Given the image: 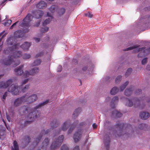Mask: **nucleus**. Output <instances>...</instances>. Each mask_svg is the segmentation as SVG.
<instances>
[{
    "mask_svg": "<svg viewBox=\"0 0 150 150\" xmlns=\"http://www.w3.org/2000/svg\"><path fill=\"white\" fill-rule=\"evenodd\" d=\"M13 82V80L10 79L6 81H2L0 82V88H6L10 85L8 88V91L11 93L12 95H18L20 94L21 91L24 93L27 91L29 88V85H26L25 87L22 88V86H18L12 85Z\"/></svg>",
    "mask_w": 150,
    "mask_h": 150,
    "instance_id": "nucleus-1",
    "label": "nucleus"
},
{
    "mask_svg": "<svg viewBox=\"0 0 150 150\" xmlns=\"http://www.w3.org/2000/svg\"><path fill=\"white\" fill-rule=\"evenodd\" d=\"M49 100H46L43 103L40 104L36 106L35 108L33 109V110H32V112L30 113L28 116V119L30 120L25 121L24 123V126H25L27 125V124L30 123L31 122H33L34 120L39 117L40 114V112L37 110V109L47 104Z\"/></svg>",
    "mask_w": 150,
    "mask_h": 150,
    "instance_id": "nucleus-2",
    "label": "nucleus"
},
{
    "mask_svg": "<svg viewBox=\"0 0 150 150\" xmlns=\"http://www.w3.org/2000/svg\"><path fill=\"white\" fill-rule=\"evenodd\" d=\"M2 63L4 65H9L13 63H14L13 65L16 66L20 64L19 60L14 59L12 56H8V57L5 58L3 60Z\"/></svg>",
    "mask_w": 150,
    "mask_h": 150,
    "instance_id": "nucleus-3",
    "label": "nucleus"
},
{
    "mask_svg": "<svg viewBox=\"0 0 150 150\" xmlns=\"http://www.w3.org/2000/svg\"><path fill=\"white\" fill-rule=\"evenodd\" d=\"M64 139L63 135L59 137L56 141L53 142L50 148L52 149H54L58 148L62 144Z\"/></svg>",
    "mask_w": 150,
    "mask_h": 150,
    "instance_id": "nucleus-4",
    "label": "nucleus"
},
{
    "mask_svg": "<svg viewBox=\"0 0 150 150\" xmlns=\"http://www.w3.org/2000/svg\"><path fill=\"white\" fill-rule=\"evenodd\" d=\"M33 18L32 15L28 14L23 20V22L21 23L20 25L23 27H28L30 26L29 22Z\"/></svg>",
    "mask_w": 150,
    "mask_h": 150,
    "instance_id": "nucleus-5",
    "label": "nucleus"
},
{
    "mask_svg": "<svg viewBox=\"0 0 150 150\" xmlns=\"http://www.w3.org/2000/svg\"><path fill=\"white\" fill-rule=\"evenodd\" d=\"M26 95L16 99L13 102V106L14 107H18L25 102Z\"/></svg>",
    "mask_w": 150,
    "mask_h": 150,
    "instance_id": "nucleus-6",
    "label": "nucleus"
},
{
    "mask_svg": "<svg viewBox=\"0 0 150 150\" xmlns=\"http://www.w3.org/2000/svg\"><path fill=\"white\" fill-rule=\"evenodd\" d=\"M19 44L18 43L13 45L12 47H6L5 48L4 51V53L6 54H8L10 53L11 52H12L14 51V49H17L18 46H19Z\"/></svg>",
    "mask_w": 150,
    "mask_h": 150,
    "instance_id": "nucleus-7",
    "label": "nucleus"
},
{
    "mask_svg": "<svg viewBox=\"0 0 150 150\" xmlns=\"http://www.w3.org/2000/svg\"><path fill=\"white\" fill-rule=\"evenodd\" d=\"M29 31V29H27L26 30H24L23 32L21 30L17 31L15 32L14 36H13L15 37L16 38H22L23 36V32L27 33Z\"/></svg>",
    "mask_w": 150,
    "mask_h": 150,
    "instance_id": "nucleus-8",
    "label": "nucleus"
},
{
    "mask_svg": "<svg viewBox=\"0 0 150 150\" xmlns=\"http://www.w3.org/2000/svg\"><path fill=\"white\" fill-rule=\"evenodd\" d=\"M82 134L81 130H78L74 134V139L75 142H78L80 139Z\"/></svg>",
    "mask_w": 150,
    "mask_h": 150,
    "instance_id": "nucleus-9",
    "label": "nucleus"
},
{
    "mask_svg": "<svg viewBox=\"0 0 150 150\" xmlns=\"http://www.w3.org/2000/svg\"><path fill=\"white\" fill-rule=\"evenodd\" d=\"M38 98L36 94H34L29 96L27 99H25V102L28 103H31L35 101Z\"/></svg>",
    "mask_w": 150,
    "mask_h": 150,
    "instance_id": "nucleus-10",
    "label": "nucleus"
},
{
    "mask_svg": "<svg viewBox=\"0 0 150 150\" xmlns=\"http://www.w3.org/2000/svg\"><path fill=\"white\" fill-rule=\"evenodd\" d=\"M23 67V65H21L14 69V71L17 76H21L23 74V71L22 69Z\"/></svg>",
    "mask_w": 150,
    "mask_h": 150,
    "instance_id": "nucleus-11",
    "label": "nucleus"
},
{
    "mask_svg": "<svg viewBox=\"0 0 150 150\" xmlns=\"http://www.w3.org/2000/svg\"><path fill=\"white\" fill-rule=\"evenodd\" d=\"M104 142L107 150H109L110 139L109 136L105 135L104 137Z\"/></svg>",
    "mask_w": 150,
    "mask_h": 150,
    "instance_id": "nucleus-12",
    "label": "nucleus"
},
{
    "mask_svg": "<svg viewBox=\"0 0 150 150\" xmlns=\"http://www.w3.org/2000/svg\"><path fill=\"white\" fill-rule=\"evenodd\" d=\"M130 127V125L129 124H124L123 123H118L116 125V127L117 128L119 129V130L121 131L123 128L125 127L129 128Z\"/></svg>",
    "mask_w": 150,
    "mask_h": 150,
    "instance_id": "nucleus-13",
    "label": "nucleus"
},
{
    "mask_svg": "<svg viewBox=\"0 0 150 150\" xmlns=\"http://www.w3.org/2000/svg\"><path fill=\"white\" fill-rule=\"evenodd\" d=\"M16 41V39L15 37L11 35L8 38L7 41V43L8 45H12L15 43Z\"/></svg>",
    "mask_w": 150,
    "mask_h": 150,
    "instance_id": "nucleus-14",
    "label": "nucleus"
},
{
    "mask_svg": "<svg viewBox=\"0 0 150 150\" xmlns=\"http://www.w3.org/2000/svg\"><path fill=\"white\" fill-rule=\"evenodd\" d=\"M139 116L142 119L146 120L149 117L150 114L148 112H142L140 114Z\"/></svg>",
    "mask_w": 150,
    "mask_h": 150,
    "instance_id": "nucleus-15",
    "label": "nucleus"
},
{
    "mask_svg": "<svg viewBox=\"0 0 150 150\" xmlns=\"http://www.w3.org/2000/svg\"><path fill=\"white\" fill-rule=\"evenodd\" d=\"M47 4L44 1H41L37 4V7L39 8L43 9L47 6Z\"/></svg>",
    "mask_w": 150,
    "mask_h": 150,
    "instance_id": "nucleus-16",
    "label": "nucleus"
},
{
    "mask_svg": "<svg viewBox=\"0 0 150 150\" xmlns=\"http://www.w3.org/2000/svg\"><path fill=\"white\" fill-rule=\"evenodd\" d=\"M21 55L22 52L21 51H18L15 52L12 56L14 59L18 60V59H17V58L20 57Z\"/></svg>",
    "mask_w": 150,
    "mask_h": 150,
    "instance_id": "nucleus-17",
    "label": "nucleus"
},
{
    "mask_svg": "<svg viewBox=\"0 0 150 150\" xmlns=\"http://www.w3.org/2000/svg\"><path fill=\"white\" fill-rule=\"evenodd\" d=\"M70 123V120H67L63 124L61 128V129L63 131H66L69 126Z\"/></svg>",
    "mask_w": 150,
    "mask_h": 150,
    "instance_id": "nucleus-18",
    "label": "nucleus"
},
{
    "mask_svg": "<svg viewBox=\"0 0 150 150\" xmlns=\"http://www.w3.org/2000/svg\"><path fill=\"white\" fill-rule=\"evenodd\" d=\"M134 87L131 86L130 87L126 89L125 91V95L127 96H130L132 93V92L133 90Z\"/></svg>",
    "mask_w": 150,
    "mask_h": 150,
    "instance_id": "nucleus-19",
    "label": "nucleus"
},
{
    "mask_svg": "<svg viewBox=\"0 0 150 150\" xmlns=\"http://www.w3.org/2000/svg\"><path fill=\"white\" fill-rule=\"evenodd\" d=\"M118 100V97L116 96H115L112 99L110 104V106L112 108L114 109L115 108V107L114 103L117 102Z\"/></svg>",
    "mask_w": 150,
    "mask_h": 150,
    "instance_id": "nucleus-20",
    "label": "nucleus"
},
{
    "mask_svg": "<svg viewBox=\"0 0 150 150\" xmlns=\"http://www.w3.org/2000/svg\"><path fill=\"white\" fill-rule=\"evenodd\" d=\"M30 141V139L29 137L26 136L24 137L22 139V142L23 144H28Z\"/></svg>",
    "mask_w": 150,
    "mask_h": 150,
    "instance_id": "nucleus-21",
    "label": "nucleus"
},
{
    "mask_svg": "<svg viewBox=\"0 0 150 150\" xmlns=\"http://www.w3.org/2000/svg\"><path fill=\"white\" fill-rule=\"evenodd\" d=\"M30 45V43L26 42L22 45L21 47L24 50H28Z\"/></svg>",
    "mask_w": 150,
    "mask_h": 150,
    "instance_id": "nucleus-22",
    "label": "nucleus"
},
{
    "mask_svg": "<svg viewBox=\"0 0 150 150\" xmlns=\"http://www.w3.org/2000/svg\"><path fill=\"white\" fill-rule=\"evenodd\" d=\"M142 100V99H139L137 98H135L132 99L133 101L134 102V104L135 107H137L140 105V103L141 101Z\"/></svg>",
    "mask_w": 150,
    "mask_h": 150,
    "instance_id": "nucleus-23",
    "label": "nucleus"
},
{
    "mask_svg": "<svg viewBox=\"0 0 150 150\" xmlns=\"http://www.w3.org/2000/svg\"><path fill=\"white\" fill-rule=\"evenodd\" d=\"M112 115L113 116H115L117 117H119L122 116V114L116 110H115L112 112Z\"/></svg>",
    "mask_w": 150,
    "mask_h": 150,
    "instance_id": "nucleus-24",
    "label": "nucleus"
},
{
    "mask_svg": "<svg viewBox=\"0 0 150 150\" xmlns=\"http://www.w3.org/2000/svg\"><path fill=\"white\" fill-rule=\"evenodd\" d=\"M45 132V130H43L41 133H40V135H39L38 137L35 140V142H33L34 144L35 143H36V145H37L38 143L40 142L41 139L42 138V134H43V133Z\"/></svg>",
    "mask_w": 150,
    "mask_h": 150,
    "instance_id": "nucleus-25",
    "label": "nucleus"
},
{
    "mask_svg": "<svg viewBox=\"0 0 150 150\" xmlns=\"http://www.w3.org/2000/svg\"><path fill=\"white\" fill-rule=\"evenodd\" d=\"M81 109L80 108H78L76 109L73 114V117L75 118L79 115L81 112Z\"/></svg>",
    "mask_w": 150,
    "mask_h": 150,
    "instance_id": "nucleus-26",
    "label": "nucleus"
},
{
    "mask_svg": "<svg viewBox=\"0 0 150 150\" xmlns=\"http://www.w3.org/2000/svg\"><path fill=\"white\" fill-rule=\"evenodd\" d=\"M39 69L38 68L35 67L30 71V74L31 75H34L38 73L39 71Z\"/></svg>",
    "mask_w": 150,
    "mask_h": 150,
    "instance_id": "nucleus-27",
    "label": "nucleus"
},
{
    "mask_svg": "<svg viewBox=\"0 0 150 150\" xmlns=\"http://www.w3.org/2000/svg\"><path fill=\"white\" fill-rule=\"evenodd\" d=\"M119 89L116 87H113L111 90L110 91V94L114 95L116 94L118 91Z\"/></svg>",
    "mask_w": 150,
    "mask_h": 150,
    "instance_id": "nucleus-28",
    "label": "nucleus"
},
{
    "mask_svg": "<svg viewBox=\"0 0 150 150\" xmlns=\"http://www.w3.org/2000/svg\"><path fill=\"white\" fill-rule=\"evenodd\" d=\"M43 12L41 10H38L36 13L35 15V17L38 19L41 18L43 15Z\"/></svg>",
    "mask_w": 150,
    "mask_h": 150,
    "instance_id": "nucleus-29",
    "label": "nucleus"
},
{
    "mask_svg": "<svg viewBox=\"0 0 150 150\" xmlns=\"http://www.w3.org/2000/svg\"><path fill=\"white\" fill-rule=\"evenodd\" d=\"M59 125L58 122L56 120H53L51 123V126L52 128L57 127Z\"/></svg>",
    "mask_w": 150,
    "mask_h": 150,
    "instance_id": "nucleus-30",
    "label": "nucleus"
},
{
    "mask_svg": "<svg viewBox=\"0 0 150 150\" xmlns=\"http://www.w3.org/2000/svg\"><path fill=\"white\" fill-rule=\"evenodd\" d=\"M49 142V140L48 138L45 139L44 142H42L43 146L41 148L43 149L44 147H46L48 145Z\"/></svg>",
    "mask_w": 150,
    "mask_h": 150,
    "instance_id": "nucleus-31",
    "label": "nucleus"
},
{
    "mask_svg": "<svg viewBox=\"0 0 150 150\" xmlns=\"http://www.w3.org/2000/svg\"><path fill=\"white\" fill-rule=\"evenodd\" d=\"M65 12V9L62 8L58 9V13L59 16H62L64 13Z\"/></svg>",
    "mask_w": 150,
    "mask_h": 150,
    "instance_id": "nucleus-32",
    "label": "nucleus"
},
{
    "mask_svg": "<svg viewBox=\"0 0 150 150\" xmlns=\"http://www.w3.org/2000/svg\"><path fill=\"white\" fill-rule=\"evenodd\" d=\"M58 7L57 6L53 5L51 6L49 10L52 13L56 11V9H58Z\"/></svg>",
    "mask_w": 150,
    "mask_h": 150,
    "instance_id": "nucleus-33",
    "label": "nucleus"
},
{
    "mask_svg": "<svg viewBox=\"0 0 150 150\" xmlns=\"http://www.w3.org/2000/svg\"><path fill=\"white\" fill-rule=\"evenodd\" d=\"M13 144L14 148H13L12 150H19L18 145L16 141H14Z\"/></svg>",
    "mask_w": 150,
    "mask_h": 150,
    "instance_id": "nucleus-34",
    "label": "nucleus"
},
{
    "mask_svg": "<svg viewBox=\"0 0 150 150\" xmlns=\"http://www.w3.org/2000/svg\"><path fill=\"white\" fill-rule=\"evenodd\" d=\"M147 125L145 124H142L139 125V128L141 130H146V129Z\"/></svg>",
    "mask_w": 150,
    "mask_h": 150,
    "instance_id": "nucleus-35",
    "label": "nucleus"
},
{
    "mask_svg": "<svg viewBox=\"0 0 150 150\" xmlns=\"http://www.w3.org/2000/svg\"><path fill=\"white\" fill-rule=\"evenodd\" d=\"M139 45H134L132 47H131L127 48L125 49L124 50V51H128L134 49L138 48L139 47Z\"/></svg>",
    "mask_w": 150,
    "mask_h": 150,
    "instance_id": "nucleus-36",
    "label": "nucleus"
},
{
    "mask_svg": "<svg viewBox=\"0 0 150 150\" xmlns=\"http://www.w3.org/2000/svg\"><path fill=\"white\" fill-rule=\"evenodd\" d=\"M129 83V82L128 81H127L120 86V90L121 91H123L125 89L128 84Z\"/></svg>",
    "mask_w": 150,
    "mask_h": 150,
    "instance_id": "nucleus-37",
    "label": "nucleus"
},
{
    "mask_svg": "<svg viewBox=\"0 0 150 150\" xmlns=\"http://www.w3.org/2000/svg\"><path fill=\"white\" fill-rule=\"evenodd\" d=\"M41 62L40 59H37L35 61L33 64V66H37L40 65Z\"/></svg>",
    "mask_w": 150,
    "mask_h": 150,
    "instance_id": "nucleus-38",
    "label": "nucleus"
},
{
    "mask_svg": "<svg viewBox=\"0 0 150 150\" xmlns=\"http://www.w3.org/2000/svg\"><path fill=\"white\" fill-rule=\"evenodd\" d=\"M126 100L127 101L126 104L129 107H132L133 105V103L130 100L126 99Z\"/></svg>",
    "mask_w": 150,
    "mask_h": 150,
    "instance_id": "nucleus-39",
    "label": "nucleus"
},
{
    "mask_svg": "<svg viewBox=\"0 0 150 150\" xmlns=\"http://www.w3.org/2000/svg\"><path fill=\"white\" fill-rule=\"evenodd\" d=\"M25 109V111H24L22 113L21 111H20V114L21 115H24L25 114L28 113V110H30V109L29 108H24ZM20 111H21V110Z\"/></svg>",
    "mask_w": 150,
    "mask_h": 150,
    "instance_id": "nucleus-40",
    "label": "nucleus"
},
{
    "mask_svg": "<svg viewBox=\"0 0 150 150\" xmlns=\"http://www.w3.org/2000/svg\"><path fill=\"white\" fill-rule=\"evenodd\" d=\"M132 71V69L131 68H128L125 74V76L126 77L128 75H129L131 73Z\"/></svg>",
    "mask_w": 150,
    "mask_h": 150,
    "instance_id": "nucleus-41",
    "label": "nucleus"
},
{
    "mask_svg": "<svg viewBox=\"0 0 150 150\" xmlns=\"http://www.w3.org/2000/svg\"><path fill=\"white\" fill-rule=\"evenodd\" d=\"M51 19L50 18L46 19L43 23L42 25L43 26H45L48 24L51 21Z\"/></svg>",
    "mask_w": 150,
    "mask_h": 150,
    "instance_id": "nucleus-42",
    "label": "nucleus"
},
{
    "mask_svg": "<svg viewBox=\"0 0 150 150\" xmlns=\"http://www.w3.org/2000/svg\"><path fill=\"white\" fill-rule=\"evenodd\" d=\"M31 55L30 54L25 53L23 54V59H27L30 58Z\"/></svg>",
    "mask_w": 150,
    "mask_h": 150,
    "instance_id": "nucleus-43",
    "label": "nucleus"
},
{
    "mask_svg": "<svg viewBox=\"0 0 150 150\" xmlns=\"http://www.w3.org/2000/svg\"><path fill=\"white\" fill-rule=\"evenodd\" d=\"M23 76L25 77H27L29 76L30 75H31L30 74V72L27 71H25L24 73H23Z\"/></svg>",
    "mask_w": 150,
    "mask_h": 150,
    "instance_id": "nucleus-44",
    "label": "nucleus"
},
{
    "mask_svg": "<svg viewBox=\"0 0 150 150\" xmlns=\"http://www.w3.org/2000/svg\"><path fill=\"white\" fill-rule=\"evenodd\" d=\"M145 49V48L144 47H141V48H139L137 49H136L134 50V52H139L142 51V50H143L144 49Z\"/></svg>",
    "mask_w": 150,
    "mask_h": 150,
    "instance_id": "nucleus-45",
    "label": "nucleus"
},
{
    "mask_svg": "<svg viewBox=\"0 0 150 150\" xmlns=\"http://www.w3.org/2000/svg\"><path fill=\"white\" fill-rule=\"evenodd\" d=\"M61 150H69V149L66 145L64 144L61 147Z\"/></svg>",
    "mask_w": 150,
    "mask_h": 150,
    "instance_id": "nucleus-46",
    "label": "nucleus"
},
{
    "mask_svg": "<svg viewBox=\"0 0 150 150\" xmlns=\"http://www.w3.org/2000/svg\"><path fill=\"white\" fill-rule=\"evenodd\" d=\"M122 78V76L119 75L117 76L115 82L116 83H118L121 81Z\"/></svg>",
    "mask_w": 150,
    "mask_h": 150,
    "instance_id": "nucleus-47",
    "label": "nucleus"
},
{
    "mask_svg": "<svg viewBox=\"0 0 150 150\" xmlns=\"http://www.w3.org/2000/svg\"><path fill=\"white\" fill-rule=\"evenodd\" d=\"M44 53L43 52H40L37 54L35 56V57H38L43 55Z\"/></svg>",
    "mask_w": 150,
    "mask_h": 150,
    "instance_id": "nucleus-48",
    "label": "nucleus"
},
{
    "mask_svg": "<svg viewBox=\"0 0 150 150\" xmlns=\"http://www.w3.org/2000/svg\"><path fill=\"white\" fill-rule=\"evenodd\" d=\"M49 29V28L46 27L45 28H43L41 29V32L42 33H45Z\"/></svg>",
    "mask_w": 150,
    "mask_h": 150,
    "instance_id": "nucleus-49",
    "label": "nucleus"
},
{
    "mask_svg": "<svg viewBox=\"0 0 150 150\" xmlns=\"http://www.w3.org/2000/svg\"><path fill=\"white\" fill-rule=\"evenodd\" d=\"M87 67L86 66H84L82 69V70L81 71V73H83L86 71L87 69Z\"/></svg>",
    "mask_w": 150,
    "mask_h": 150,
    "instance_id": "nucleus-50",
    "label": "nucleus"
},
{
    "mask_svg": "<svg viewBox=\"0 0 150 150\" xmlns=\"http://www.w3.org/2000/svg\"><path fill=\"white\" fill-rule=\"evenodd\" d=\"M147 61V58H145L142 61V64L143 65L145 64H146Z\"/></svg>",
    "mask_w": 150,
    "mask_h": 150,
    "instance_id": "nucleus-51",
    "label": "nucleus"
},
{
    "mask_svg": "<svg viewBox=\"0 0 150 150\" xmlns=\"http://www.w3.org/2000/svg\"><path fill=\"white\" fill-rule=\"evenodd\" d=\"M8 93L7 92H6L2 96V98L3 100H5L6 99V97L8 96Z\"/></svg>",
    "mask_w": 150,
    "mask_h": 150,
    "instance_id": "nucleus-52",
    "label": "nucleus"
},
{
    "mask_svg": "<svg viewBox=\"0 0 150 150\" xmlns=\"http://www.w3.org/2000/svg\"><path fill=\"white\" fill-rule=\"evenodd\" d=\"M85 16H88V17L91 18L93 17V15L89 12L86 13L85 14Z\"/></svg>",
    "mask_w": 150,
    "mask_h": 150,
    "instance_id": "nucleus-53",
    "label": "nucleus"
},
{
    "mask_svg": "<svg viewBox=\"0 0 150 150\" xmlns=\"http://www.w3.org/2000/svg\"><path fill=\"white\" fill-rule=\"evenodd\" d=\"M142 93L141 90L140 89H138L136 91V92L135 93V94L136 95H138L139 94H140V93Z\"/></svg>",
    "mask_w": 150,
    "mask_h": 150,
    "instance_id": "nucleus-54",
    "label": "nucleus"
},
{
    "mask_svg": "<svg viewBox=\"0 0 150 150\" xmlns=\"http://www.w3.org/2000/svg\"><path fill=\"white\" fill-rule=\"evenodd\" d=\"M4 131H3L2 132L0 130V139H2V137L4 136Z\"/></svg>",
    "mask_w": 150,
    "mask_h": 150,
    "instance_id": "nucleus-55",
    "label": "nucleus"
},
{
    "mask_svg": "<svg viewBox=\"0 0 150 150\" xmlns=\"http://www.w3.org/2000/svg\"><path fill=\"white\" fill-rule=\"evenodd\" d=\"M62 67L61 66L59 65V67L58 68V69H57V71L58 72H60L62 71Z\"/></svg>",
    "mask_w": 150,
    "mask_h": 150,
    "instance_id": "nucleus-56",
    "label": "nucleus"
},
{
    "mask_svg": "<svg viewBox=\"0 0 150 150\" xmlns=\"http://www.w3.org/2000/svg\"><path fill=\"white\" fill-rule=\"evenodd\" d=\"M12 22V21L11 20H8L5 23V25H7V24H8V25H10L11 24V23Z\"/></svg>",
    "mask_w": 150,
    "mask_h": 150,
    "instance_id": "nucleus-57",
    "label": "nucleus"
},
{
    "mask_svg": "<svg viewBox=\"0 0 150 150\" xmlns=\"http://www.w3.org/2000/svg\"><path fill=\"white\" fill-rule=\"evenodd\" d=\"M28 80H29L28 79H27L25 80H24L22 82V85H24V84H25L28 82Z\"/></svg>",
    "mask_w": 150,
    "mask_h": 150,
    "instance_id": "nucleus-58",
    "label": "nucleus"
},
{
    "mask_svg": "<svg viewBox=\"0 0 150 150\" xmlns=\"http://www.w3.org/2000/svg\"><path fill=\"white\" fill-rule=\"evenodd\" d=\"M74 127H70L68 131V134H69L73 130Z\"/></svg>",
    "mask_w": 150,
    "mask_h": 150,
    "instance_id": "nucleus-59",
    "label": "nucleus"
},
{
    "mask_svg": "<svg viewBox=\"0 0 150 150\" xmlns=\"http://www.w3.org/2000/svg\"><path fill=\"white\" fill-rule=\"evenodd\" d=\"M34 40L35 41L37 42H38L40 41V39L39 38H34Z\"/></svg>",
    "mask_w": 150,
    "mask_h": 150,
    "instance_id": "nucleus-60",
    "label": "nucleus"
},
{
    "mask_svg": "<svg viewBox=\"0 0 150 150\" xmlns=\"http://www.w3.org/2000/svg\"><path fill=\"white\" fill-rule=\"evenodd\" d=\"M72 62L74 64H76L77 63V61L75 59H73L72 60Z\"/></svg>",
    "mask_w": 150,
    "mask_h": 150,
    "instance_id": "nucleus-61",
    "label": "nucleus"
},
{
    "mask_svg": "<svg viewBox=\"0 0 150 150\" xmlns=\"http://www.w3.org/2000/svg\"><path fill=\"white\" fill-rule=\"evenodd\" d=\"M6 118H7L9 122H10L11 119L9 116L8 115H7V114H6Z\"/></svg>",
    "mask_w": 150,
    "mask_h": 150,
    "instance_id": "nucleus-62",
    "label": "nucleus"
},
{
    "mask_svg": "<svg viewBox=\"0 0 150 150\" xmlns=\"http://www.w3.org/2000/svg\"><path fill=\"white\" fill-rule=\"evenodd\" d=\"M73 150H79V146H76L73 149Z\"/></svg>",
    "mask_w": 150,
    "mask_h": 150,
    "instance_id": "nucleus-63",
    "label": "nucleus"
},
{
    "mask_svg": "<svg viewBox=\"0 0 150 150\" xmlns=\"http://www.w3.org/2000/svg\"><path fill=\"white\" fill-rule=\"evenodd\" d=\"M144 51H145V52H147L148 53L150 52V47L146 50H144Z\"/></svg>",
    "mask_w": 150,
    "mask_h": 150,
    "instance_id": "nucleus-64",
    "label": "nucleus"
}]
</instances>
